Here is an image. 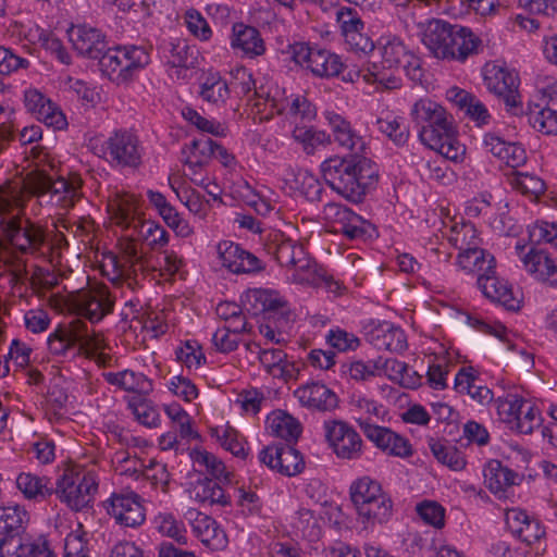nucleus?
Returning a JSON list of instances; mask_svg holds the SVG:
<instances>
[{"instance_id": "nucleus-31", "label": "nucleus", "mask_w": 557, "mask_h": 557, "mask_svg": "<svg viewBox=\"0 0 557 557\" xmlns=\"http://www.w3.org/2000/svg\"><path fill=\"white\" fill-rule=\"evenodd\" d=\"M259 361L265 372L274 379L285 382L296 380L299 369L287 359V355L280 348H264L259 351Z\"/></svg>"}, {"instance_id": "nucleus-2", "label": "nucleus", "mask_w": 557, "mask_h": 557, "mask_svg": "<svg viewBox=\"0 0 557 557\" xmlns=\"http://www.w3.org/2000/svg\"><path fill=\"white\" fill-rule=\"evenodd\" d=\"M0 230L10 246L21 255L53 261L69 246L63 232H50L46 225L18 213L0 220Z\"/></svg>"}, {"instance_id": "nucleus-23", "label": "nucleus", "mask_w": 557, "mask_h": 557, "mask_svg": "<svg viewBox=\"0 0 557 557\" xmlns=\"http://www.w3.org/2000/svg\"><path fill=\"white\" fill-rule=\"evenodd\" d=\"M185 261L174 250L161 249L157 252H150L148 261L146 262L145 276L150 275L152 278H163L171 281L178 275H184Z\"/></svg>"}, {"instance_id": "nucleus-18", "label": "nucleus", "mask_w": 557, "mask_h": 557, "mask_svg": "<svg viewBox=\"0 0 557 557\" xmlns=\"http://www.w3.org/2000/svg\"><path fill=\"white\" fill-rule=\"evenodd\" d=\"M24 103L27 112L49 127L63 129L67 125L62 110L37 89H28L24 94Z\"/></svg>"}, {"instance_id": "nucleus-43", "label": "nucleus", "mask_w": 557, "mask_h": 557, "mask_svg": "<svg viewBox=\"0 0 557 557\" xmlns=\"http://www.w3.org/2000/svg\"><path fill=\"white\" fill-rule=\"evenodd\" d=\"M74 331H77L79 335L75 338L76 345L79 347V351L88 358L98 356V359H103L104 355L101 351L106 348L104 337L101 333L95 331L89 332L87 324L81 320L75 319Z\"/></svg>"}, {"instance_id": "nucleus-44", "label": "nucleus", "mask_w": 557, "mask_h": 557, "mask_svg": "<svg viewBox=\"0 0 557 557\" xmlns=\"http://www.w3.org/2000/svg\"><path fill=\"white\" fill-rule=\"evenodd\" d=\"M189 456L195 463L205 467L207 472L219 481L220 484L230 485L234 483V473L213 454L200 448H194L190 450Z\"/></svg>"}, {"instance_id": "nucleus-17", "label": "nucleus", "mask_w": 557, "mask_h": 557, "mask_svg": "<svg viewBox=\"0 0 557 557\" xmlns=\"http://www.w3.org/2000/svg\"><path fill=\"white\" fill-rule=\"evenodd\" d=\"M350 499L360 516L379 522L389 517L393 507L391 497L383 490H350Z\"/></svg>"}, {"instance_id": "nucleus-60", "label": "nucleus", "mask_w": 557, "mask_h": 557, "mask_svg": "<svg viewBox=\"0 0 557 557\" xmlns=\"http://www.w3.org/2000/svg\"><path fill=\"white\" fill-rule=\"evenodd\" d=\"M59 284V274L50 269L34 265L29 275V285L33 293L38 297H45Z\"/></svg>"}, {"instance_id": "nucleus-35", "label": "nucleus", "mask_w": 557, "mask_h": 557, "mask_svg": "<svg viewBox=\"0 0 557 557\" xmlns=\"http://www.w3.org/2000/svg\"><path fill=\"white\" fill-rule=\"evenodd\" d=\"M524 269L537 281L557 286V264L544 250L531 249L521 257Z\"/></svg>"}, {"instance_id": "nucleus-46", "label": "nucleus", "mask_w": 557, "mask_h": 557, "mask_svg": "<svg viewBox=\"0 0 557 557\" xmlns=\"http://www.w3.org/2000/svg\"><path fill=\"white\" fill-rule=\"evenodd\" d=\"M28 520L26 510L20 506L0 507V541L21 535L24 532V523Z\"/></svg>"}, {"instance_id": "nucleus-42", "label": "nucleus", "mask_w": 557, "mask_h": 557, "mask_svg": "<svg viewBox=\"0 0 557 557\" xmlns=\"http://www.w3.org/2000/svg\"><path fill=\"white\" fill-rule=\"evenodd\" d=\"M366 84L373 86L377 92H385L399 89L401 78L385 64L370 63L366 66Z\"/></svg>"}, {"instance_id": "nucleus-25", "label": "nucleus", "mask_w": 557, "mask_h": 557, "mask_svg": "<svg viewBox=\"0 0 557 557\" xmlns=\"http://www.w3.org/2000/svg\"><path fill=\"white\" fill-rule=\"evenodd\" d=\"M294 396L302 407L318 411H332L338 406L336 394L325 384L308 382L300 385Z\"/></svg>"}, {"instance_id": "nucleus-59", "label": "nucleus", "mask_w": 557, "mask_h": 557, "mask_svg": "<svg viewBox=\"0 0 557 557\" xmlns=\"http://www.w3.org/2000/svg\"><path fill=\"white\" fill-rule=\"evenodd\" d=\"M293 137L302 146L307 154H313L319 147L331 144L330 135L322 131H314L311 127L296 126Z\"/></svg>"}, {"instance_id": "nucleus-24", "label": "nucleus", "mask_w": 557, "mask_h": 557, "mask_svg": "<svg viewBox=\"0 0 557 557\" xmlns=\"http://www.w3.org/2000/svg\"><path fill=\"white\" fill-rule=\"evenodd\" d=\"M505 521L508 530L528 545L539 542L545 535V528L540 520L519 508H506Z\"/></svg>"}, {"instance_id": "nucleus-53", "label": "nucleus", "mask_w": 557, "mask_h": 557, "mask_svg": "<svg viewBox=\"0 0 557 557\" xmlns=\"http://www.w3.org/2000/svg\"><path fill=\"white\" fill-rule=\"evenodd\" d=\"M290 271V278L293 282L313 286H319L321 284V277L325 272L317 264L315 261L308 257L307 252L298 260L297 264H295Z\"/></svg>"}, {"instance_id": "nucleus-13", "label": "nucleus", "mask_w": 557, "mask_h": 557, "mask_svg": "<svg viewBox=\"0 0 557 557\" xmlns=\"http://www.w3.org/2000/svg\"><path fill=\"white\" fill-rule=\"evenodd\" d=\"M324 431L337 457L354 460L359 459L363 454V441L360 434L346 421H325Z\"/></svg>"}, {"instance_id": "nucleus-39", "label": "nucleus", "mask_w": 557, "mask_h": 557, "mask_svg": "<svg viewBox=\"0 0 557 557\" xmlns=\"http://www.w3.org/2000/svg\"><path fill=\"white\" fill-rule=\"evenodd\" d=\"M265 250L285 268L292 270L306 253L304 246L289 239H283L281 234H274L265 244Z\"/></svg>"}, {"instance_id": "nucleus-6", "label": "nucleus", "mask_w": 557, "mask_h": 557, "mask_svg": "<svg viewBox=\"0 0 557 557\" xmlns=\"http://www.w3.org/2000/svg\"><path fill=\"white\" fill-rule=\"evenodd\" d=\"M117 253L110 252L104 257L103 272L109 280L117 283L122 280L136 278L138 273L145 276L146 262L149 253H144L139 237L134 230L125 231L117 240Z\"/></svg>"}, {"instance_id": "nucleus-54", "label": "nucleus", "mask_w": 557, "mask_h": 557, "mask_svg": "<svg viewBox=\"0 0 557 557\" xmlns=\"http://www.w3.org/2000/svg\"><path fill=\"white\" fill-rule=\"evenodd\" d=\"M212 435L216 436L221 446L235 457L240 459H245L247 457L248 449L246 448L245 437L242 436L233 426L227 424L221 429L215 428L212 430Z\"/></svg>"}, {"instance_id": "nucleus-63", "label": "nucleus", "mask_w": 557, "mask_h": 557, "mask_svg": "<svg viewBox=\"0 0 557 557\" xmlns=\"http://www.w3.org/2000/svg\"><path fill=\"white\" fill-rule=\"evenodd\" d=\"M517 420L513 425L522 434H531L536 428L542 424V416L536 406L531 401L523 400L520 405Z\"/></svg>"}, {"instance_id": "nucleus-16", "label": "nucleus", "mask_w": 557, "mask_h": 557, "mask_svg": "<svg viewBox=\"0 0 557 557\" xmlns=\"http://www.w3.org/2000/svg\"><path fill=\"white\" fill-rule=\"evenodd\" d=\"M323 215L329 223L333 224L334 232L343 234L350 240L366 236L369 224L360 215L341 203H326L323 208Z\"/></svg>"}, {"instance_id": "nucleus-64", "label": "nucleus", "mask_w": 557, "mask_h": 557, "mask_svg": "<svg viewBox=\"0 0 557 557\" xmlns=\"http://www.w3.org/2000/svg\"><path fill=\"white\" fill-rule=\"evenodd\" d=\"M128 407L136 420L148 428L160 425L161 419L157 408L146 398L132 399Z\"/></svg>"}, {"instance_id": "nucleus-14", "label": "nucleus", "mask_w": 557, "mask_h": 557, "mask_svg": "<svg viewBox=\"0 0 557 557\" xmlns=\"http://www.w3.org/2000/svg\"><path fill=\"white\" fill-rule=\"evenodd\" d=\"M108 512L124 527L136 528L146 520L141 497L133 491L114 492L108 500Z\"/></svg>"}, {"instance_id": "nucleus-27", "label": "nucleus", "mask_w": 557, "mask_h": 557, "mask_svg": "<svg viewBox=\"0 0 557 557\" xmlns=\"http://www.w3.org/2000/svg\"><path fill=\"white\" fill-rule=\"evenodd\" d=\"M349 406L352 418L364 436L379 426L377 423L384 420L386 413L382 405L362 394H354Z\"/></svg>"}, {"instance_id": "nucleus-51", "label": "nucleus", "mask_w": 557, "mask_h": 557, "mask_svg": "<svg viewBox=\"0 0 557 557\" xmlns=\"http://www.w3.org/2000/svg\"><path fill=\"white\" fill-rule=\"evenodd\" d=\"M529 122L534 129L546 135L557 133V113L548 110L547 107H542L540 101H534L529 104L528 109Z\"/></svg>"}, {"instance_id": "nucleus-26", "label": "nucleus", "mask_w": 557, "mask_h": 557, "mask_svg": "<svg viewBox=\"0 0 557 557\" xmlns=\"http://www.w3.org/2000/svg\"><path fill=\"white\" fill-rule=\"evenodd\" d=\"M245 302L255 314L267 313L270 317L280 315L289 319L290 310L287 301L277 292L263 288L249 289Z\"/></svg>"}, {"instance_id": "nucleus-20", "label": "nucleus", "mask_w": 557, "mask_h": 557, "mask_svg": "<svg viewBox=\"0 0 557 557\" xmlns=\"http://www.w3.org/2000/svg\"><path fill=\"white\" fill-rule=\"evenodd\" d=\"M139 198L126 191L114 190L108 198V211L114 224L131 231L141 219L138 215Z\"/></svg>"}, {"instance_id": "nucleus-29", "label": "nucleus", "mask_w": 557, "mask_h": 557, "mask_svg": "<svg viewBox=\"0 0 557 557\" xmlns=\"http://www.w3.org/2000/svg\"><path fill=\"white\" fill-rule=\"evenodd\" d=\"M326 120L334 141L337 143L339 147L355 154L364 151L366 143L363 137L357 133L348 120L334 112H329Z\"/></svg>"}, {"instance_id": "nucleus-3", "label": "nucleus", "mask_w": 557, "mask_h": 557, "mask_svg": "<svg viewBox=\"0 0 557 557\" xmlns=\"http://www.w3.org/2000/svg\"><path fill=\"white\" fill-rule=\"evenodd\" d=\"M410 116L420 127L419 137L423 145L451 161L463 157L465 146L457 139L453 117L441 104L422 98L413 103Z\"/></svg>"}, {"instance_id": "nucleus-58", "label": "nucleus", "mask_w": 557, "mask_h": 557, "mask_svg": "<svg viewBox=\"0 0 557 557\" xmlns=\"http://www.w3.org/2000/svg\"><path fill=\"white\" fill-rule=\"evenodd\" d=\"M255 97L252 107L256 108L257 113L260 114V120H269L275 114L286 112L288 98L282 97L278 90H276L274 95L268 94L265 97L255 92Z\"/></svg>"}, {"instance_id": "nucleus-38", "label": "nucleus", "mask_w": 557, "mask_h": 557, "mask_svg": "<svg viewBox=\"0 0 557 557\" xmlns=\"http://www.w3.org/2000/svg\"><path fill=\"white\" fill-rule=\"evenodd\" d=\"M58 487H98L99 481L95 467L66 462L57 481Z\"/></svg>"}, {"instance_id": "nucleus-8", "label": "nucleus", "mask_w": 557, "mask_h": 557, "mask_svg": "<svg viewBox=\"0 0 557 557\" xmlns=\"http://www.w3.org/2000/svg\"><path fill=\"white\" fill-rule=\"evenodd\" d=\"M99 58L101 71L117 85L128 83L149 59L144 48L135 46L111 48Z\"/></svg>"}, {"instance_id": "nucleus-62", "label": "nucleus", "mask_w": 557, "mask_h": 557, "mask_svg": "<svg viewBox=\"0 0 557 557\" xmlns=\"http://www.w3.org/2000/svg\"><path fill=\"white\" fill-rule=\"evenodd\" d=\"M305 468V461L300 453L290 444L281 447L276 471L281 474L293 476L300 473Z\"/></svg>"}, {"instance_id": "nucleus-32", "label": "nucleus", "mask_w": 557, "mask_h": 557, "mask_svg": "<svg viewBox=\"0 0 557 557\" xmlns=\"http://www.w3.org/2000/svg\"><path fill=\"white\" fill-rule=\"evenodd\" d=\"M476 284L486 298L502 304L509 310L520 308V300L515 297L510 285L499 278L496 271L478 278Z\"/></svg>"}, {"instance_id": "nucleus-37", "label": "nucleus", "mask_w": 557, "mask_h": 557, "mask_svg": "<svg viewBox=\"0 0 557 557\" xmlns=\"http://www.w3.org/2000/svg\"><path fill=\"white\" fill-rule=\"evenodd\" d=\"M103 379L111 385H114L125 392L148 395L152 392V381L144 373L126 369L120 372H106Z\"/></svg>"}, {"instance_id": "nucleus-7", "label": "nucleus", "mask_w": 557, "mask_h": 557, "mask_svg": "<svg viewBox=\"0 0 557 557\" xmlns=\"http://www.w3.org/2000/svg\"><path fill=\"white\" fill-rule=\"evenodd\" d=\"M145 148L136 132L126 128L113 131L103 141L99 157L113 166L138 169L143 164Z\"/></svg>"}, {"instance_id": "nucleus-50", "label": "nucleus", "mask_w": 557, "mask_h": 557, "mask_svg": "<svg viewBox=\"0 0 557 557\" xmlns=\"http://www.w3.org/2000/svg\"><path fill=\"white\" fill-rule=\"evenodd\" d=\"M380 52L383 64L389 69H397L408 58L410 50L400 38L387 36L380 39Z\"/></svg>"}, {"instance_id": "nucleus-21", "label": "nucleus", "mask_w": 557, "mask_h": 557, "mask_svg": "<svg viewBox=\"0 0 557 557\" xmlns=\"http://www.w3.org/2000/svg\"><path fill=\"white\" fill-rule=\"evenodd\" d=\"M218 253L223 267L233 273H252L263 269V263L258 257L233 242L220 243Z\"/></svg>"}, {"instance_id": "nucleus-41", "label": "nucleus", "mask_w": 557, "mask_h": 557, "mask_svg": "<svg viewBox=\"0 0 557 557\" xmlns=\"http://www.w3.org/2000/svg\"><path fill=\"white\" fill-rule=\"evenodd\" d=\"M486 487H511L522 483V475L497 459L488 460L483 468Z\"/></svg>"}, {"instance_id": "nucleus-5", "label": "nucleus", "mask_w": 557, "mask_h": 557, "mask_svg": "<svg viewBox=\"0 0 557 557\" xmlns=\"http://www.w3.org/2000/svg\"><path fill=\"white\" fill-rule=\"evenodd\" d=\"M327 185L342 197L358 203L374 188L379 173L370 160L354 157H331L321 164Z\"/></svg>"}, {"instance_id": "nucleus-57", "label": "nucleus", "mask_w": 557, "mask_h": 557, "mask_svg": "<svg viewBox=\"0 0 557 557\" xmlns=\"http://www.w3.org/2000/svg\"><path fill=\"white\" fill-rule=\"evenodd\" d=\"M77 331H74V321L67 325H59L48 337V347L53 355H64L76 346Z\"/></svg>"}, {"instance_id": "nucleus-56", "label": "nucleus", "mask_w": 557, "mask_h": 557, "mask_svg": "<svg viewBox=\"0 0 557 557\" xmlns=\"http://www.w3.org/2000/svg\"><path fill=\"white\" fill-rule=\"evenodd\" d=\"M168 63L173 69H176V73L180 75V70H189L197 65V50L194 47L188 46L184 40L171 44Z\"/></svg>"}, {"instance_id": "nucleus-4", "label": "nucleus", "mask_w": 557, "mask_h": 557, "mask_svg": "<svg viewBox=\"0 0 557 557\" xmlns=\"http://www.w3.org/2000/svg\"><path fill=\"white\" fill-rule=\"evenodd\" d=\"M419 26L423 45L436 59L465 62L482 48V39L469 27L438 18L429 20Z\"/></svg>"}, {"instance_id": "nucleus-36", "label": "nucleus", "mask_w": 557, "mask_h": 557, "mask_svg": "<svg viewBox=\"0 0 557 557\" xmlns=\"http://www.w3.org/2000/svg\"><path fill=\"white\" fill-rule=\"evenodd\" d=\"M231 45L233 49L240 50L248 58H256L265 52L264 41L259 30L242 23L234 24Z\"/></svg>"}, {"instance_id": "nucleus-55", "label": "nucleus", "mask_w": 557, "mask_h": 557, "mask_svg": "<svg viewBox=\"0 0 557 557\" xmlns=\"http://www.w3.org/2000/svg\"><path fill=\"white\" fill-rule=\"evenodd\" d=\"M429 447L438 462L447 466L449 469L458 471L465 468L466 459L460 450L455 446L447 445L438 440L430 438Z\"/></svg>"}, {"instance_id": "nucleus-11", "label": "nucleus", "mask_w": 557, "mask_h": 557, "mask_svg": "<svg viewBox=\"0 0 557 557\" xmlns=\"http://www.w3.org/2000/svg\"><path fill=\"white\" fill-rule=\"evenodd\" d=\"M484 82L491 92L504 100L509 113L513 115L523 113L522 101L518 90L519 77L515 71L496 63L486 64L484 67Z\"/></svg>"}, {"instance_id": "nucleus-22", "label": "nucleus", "mask_w": 557, "mask_h": 557, "mask_svg": "<svg viewBox=\"0 0 557 557\" xmlns=\"http://www.w3.org/2000/svg\"><path fill=\"white\" fill-rule=\"evenodd\" d=\"M366 437L372 442L379 450L389 457L409 459L414 454L410 441L389 428L379 425L368 433Z\"/></svg>"}, {"instance_id": "nucleus-48", "label": "nucleus", "mask_w": 557, "mask_h": 557, "mask_svg": "<svg viewBox=\"0 0 557 557\" xmlns=\"http://www.w3.org/2000/svg\"><path fill=\"white\" fill-rule=\"evenodd\" d=\"M509 184L531 201H537L546 190V184L539 176L515 171L508 177Z\"/></svg>"}, {"instance_id": "nucleus-1", "label": "nucleus", "mask_w": 557, "mask_h": 557, "mask_svg": "<svg viewBox=\"0 0 557 557\" xmlns=\"http://www.w3.org/2000/svg\"><path fill=\"white\" fill-rule=\"evenodd\" d=\"M26 159L36 168L22 181L0 185V215L21 211L32 198L49 196V203L55 209L70 210L83 197V180L78 173L53 180L47 169H54V159L46 147L36 145L26 152Z\"/></svg>"}, {"instance_id": "nucleus-9", "label": "nucleus", "mask_w": 557, "mask_h": 557, "mask_svg": "<svg viewBox=\"0 0 557 557\" xmlns=\"http://www.w3.org/2000/svg\"><path fill=\"white\" fill-rule=\"evenodd\" d=\"M69 310L90 322H99L113 311L114 299L104 284L96 283L67 298Z\"/></svg>"}, {"instance_id": "nucleus-19", "label": "nucleus", "mask_w": 557, "mask_h": 557, "mask_svg": "<svg viewBox=\"0 0 557 557\" xmlns=\"http://www.w3.org/2000/svg\"><path fill=\"white\" fill-rule=\"evenodd\" d=\"M185 518L190 522L194 534L209 549L222 550L227 546L226 533L211 517L195 509H189Z\"/></svg>"}, {"instance_id": "nucleus-12", "label": "nucleus", "mask_w": 557, "mask_h": 557, "mask_svg": "<svg viewBox=\"0 0 557 557\" xmlns=\"http://www.w3.org/2000/svg\"><path fill=\"white\" fill-rule=\"evenodd\" d=\"M335 21L349 50L362 54H368L374 50L375 45L366 32V24L356 9L337 8Z\"/></svg>"}, {"instance_id": "nucleus-52", "label": "nucleus", "mask_w": 557, "mask_h": 557, "mask_svg": "<svg viewBox=\"0 0 557 557\" xmlns=\"http://www.w3.org/2000/svg\"><path fill=\"white\" fill-rule=\"evenodd\" d=\"M57 227L65 230L85 246H91L96 238L97 227L90 216H81L73 222L61 219L58 221Z\"/></svg>"}, {"instance_id": "nucleus-49", "label": "nucleus", "mask_w": 557, "mask_h": 557, "mask_svg": "<svg viewBox=\"0 0 557 557\" xmlns=\"http://www.w3.org/2000/svg\"><path fill=\"white\" fill-rule=\"evenodd\" d=\"M374 344L379 349H385L392 352H401L407 347L404 331L388 323H385L375 330Z\"/></svg>"}, {"instance_id": "nucleus-40", "label": "nucleus", "mask_w": 557, "mask_h": 557, "mask_svg": "<svg viewBox=\"0 0 557 557\" xmlns=\"http://www.w3.org/2000/svg\"><path fill=\"white\" fill-rule=\"evenodd\" d=\"M267 424L273 436L284 440L287 444L296 443L301 434L298 420L283 410L273 411L268 417Z\"/></svg>"}, {"instance_id": "nucleus-28", "label": "nucleus", "mask_w": 557, "mask_h": 557, "mask_svg": "<svg viewBox=\"0 0 557 557\" xmlns=\"http://www.w3.org/2000/svg\"><path fill=\"white\" fill-rule=\"evenodd\" d=\"M74 49L82 55L98 59L107 49V42L101 32L87 25L73 26L69 32Z\"/></svg>"}, {"instance_id": "nucleus-30", "label": "nucleus", "mask_w": 557, "mask_h": 557, "mask_svg": "<svg viewBox=\"0 0 557 557\" xmlns=\"http://www.w3.org/2000/svg\"><path fill=\"white\" fill-rule=\"evenodd\" d=\"M182 154L183 163L188 170L186 175L189 178L200 176L212 159V139L209 137L194 139L183 148Z\"/></svg>"}, {"instance_id": "nucleus-15", "label": "nucleus", "mask_w": 557, "mask_h": 557, "mask_svg": "<svg viewBox=\"0 0 557 557\" xmlns=\"http://www.w3.org/2000/svg\"><path fill=\"white\" fill-rule=\"evenodd\" d=\"M323 215L329 223L333 224L334 232L343 234L350 240L366 236L369 224L360 215L341 203H326L323 208Z\"/></svg>"}, {"instance_id": "nucleus-10", "label": "nucleus", "mask_w": 557, "mask_h": 557, "mask_svg": "<svg viewBox=\"0 0 557 557\" xmlns=\"http://www.w3.org/2000/svg\"><path fill=\"white\" fill-rule=\"evenodd\" d=\"M287 53L295 63L306 66L317 77H334L343 70V63L337 54L326 49L310 47L306 42L289 45Z\"/></svg>"}, {"instance_id": "nucleus-45", "label": "nucleus", "mask_w": 557, "mask_h": 557, "mask_svg": "<svg viewBox=\"0 0 557 557\" xmlns=\"http://www.w3.org/2000/svg\"><path fill=\"white\" fill-rule=\"evenodd\" d=\"M447 238L459 252L467 251L482 244L474 224L466 221L455 222L447 233Z\"/></svg>"}, {"instance_id": "nucleus-34", "label": "nucleus", "mask_w": 557, "mask_h": 557, "mask_svg": "<svg viewBox=\"0 0 557 557\" xmlns=\"http://www.w3.org/2000/svg\"><path fill=\"white\" fill-rule=\"evenodd\" d=\"M479 377L472 367H462L455 376L454 388L458 394L468 395L481 406L491 404L494 394L485 385L478 384Z\"/></svg>"}, {"instance_id": "nucleus-61", "label": "nucleus", "mask_w": 557, "mask_h": 557, "mask_svg": "<svg viewBox=\"0 0 557 557\" xmlns=\"http://www.w3.org/2000/svg\"><path fill=\"white\" fill-rule=\"evenodd\" d=\"M376 124L380 132L386 135L396 145L401 146L407 143L409 128L401 117L394 115L379 117Z\"/></svg>"}, {"instance_id": "nucleus-33", "label": "nucleus", "mask_w": 557, "mask_h": 557, "mask_svg": "<svg viewBox=\"0 0 557 557\" xmlns=\"http://www.w3.org/2000/svg\"><path fill=\"white\" fill-rule=\"evenodd\" d=\"M456 263L461 271L476 276V280L488 273H494L496 268L494 256L481 248V246L459 252Z\"/></svg>"}, {"instance_id": "nucleus-47", "label": "nucleus", "mask_w": 557, "mask_h": 557, "mask_svg": "<svg viewBox=\"0 0 557 557\" xmlns=\"http://www.w3.org/2000/svg\"><path fill=\"white\" fill-rule=\"evenodd\" d=\"M139 240H144L150 247L151 252H157L166 247L170 240L169 233L158 223L153 221H145L136 223L133 228Z\"/></svg>"}]
</instances>
